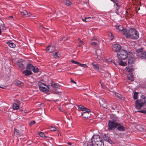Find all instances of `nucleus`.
Instances as JSON below:
<instances>
[{"instance_id":"f257e3e1","label":"nucleus","mask_w":146,"mask_h":146,"mask_svg":"<svg viewBox=\"0 0 146 146\" xmlns=\"http://www.w3.org/2000/svg\"><path fill=\"white\" fill-rule=\"evenodd\" d=\"M123 31V35L127 38L137 39L139 37L138 32L134 29H130L128 31L125 29Z\"/></svg>"},{"instance_id":"f03ea898","label":"nucleus","mask_w":146,"mask_h":146,"mask_svg":"<svg viewBox=\"0 0 146 146\" xmlns=\"http://www.w3.org/2000/svg\"><path fill=\"white\" fill-rule=\"evenodd\" d=\"M135 108L140 110L142 107L146 109V97L142 95L140 99L137 100L135 102Z\"/></svg>"},{"instance_id":"7ed1b4c3","label":"nucleus","mask_w":146,"mask_h":146,"mask_svg":"<svg viewBox=\"0 0 146 146\" xmlns=\"http://www.w3.org/2000/svg\"><path fill=\"white\" fill-rule=\"evenodd\" d=\"M100 138L98 137L99 141H98L97 137H91L90 141L87 143V146H104V143L100 140Z\"/></svg>"},{"instance_id":"20e7f679","label":"nucleus","mask_w":146,"mask_h":146,"mask_svg":"<svg viewBox=\"0 0 146 146\" xmlns=\"http://www.w3.org/2000/svg\"><path fill=\"white\" fill-rule=\"evenodd\" d=\"M78 107L82 111H84L82 114V115L83 117L84 118H88L90 117V111L89 109L81 105H79Z\"/></svg>"},{"instance_id":"39448f33","label":"nucleus","mask_w":146,"mask_h":146,"mask_svg":"<svg viewBox=\"0 0 146 146\" xmlns=\"http://www.w3.org/2000/svg\"><path fill=\"white\" fill-rule=\"evenodd\" d=\"M128 56L127 51L122 49L119 51L117 54V57L119 60H124L127 58Z\"/></svg>"},{"instance_id":"423d86ee","label":"nucleus","mask_w":146,"mask_h":146,"mask_svg":"<svg viewBox=\"0 0 146 146\" xmlns=\"http://www.w3.org/2000/svg\"><path fill=\"white\" fill-rule=\"evenodd\" d=\"M136 52L138 54L139 58L141 59H146V52L144 51L143 48L137 49Z\"/></svg>"},{"instance_id":"0eeeda50","label":"nucleus","mask_w":146,"mask_h":146,"mask_svg":"<svg viewBox=\"0 0 146 146\" xmlns=\"http://www.w3.org/2000/svg\"><path fill=\"white\" fill-rule=\"evenodd\" d=\"M119 125V123L117 122L109 120L108 124V129L111 130H114Z\"/></svg>"},{"instance_id":"6e6552de","label":"nucleus","mask_w":146,"mask_h":146,"mask_svg":"<svg viewBox=\"0 0 146 146\" xmlns=\"http://www.w3.org/2000/svg\"><path fill=\"white\" fill-rule=\"evenodd\" d=\"M38 85L39 86V89L41 91L45 93H47L49 91V90L46 88L44 86H46L48 89H49V87L44 83L39 82Z\"/></svg>"},{"instance_id":"1a4fd4ad","label":"nucleus","mask_w":146,"mask_h":146,"mask_svg":"<svg viewBox=\"0 0 146 146\" xmlns=\"http://www.w3.org/2000/svg\"><path fill=\"white\" fill-rule=\"evenodd\" d=\"M121 46L119 44H115L111 46V49L112 50L115 52H119L122 49Z\"/></svg>"},{"instance_id":"9d476101","label":"nucleus","mask_w":146,"mask_h":146,"mask_svg":"<svg viewBox=\"0 0 146 146\" xmlns=\"http://www.w3.org/2000/svg\"><path fill=\"white\" fill-rule=\"evenodd\" d=\"M99 103L103 108H105L107 105V103L104 98H100L99 100Z\"/></svg>"},{"instance_id":"9b49d317","label":"nucleus","mask_w":146,"mask_h":146,"mask_svg":"<svg viewBox=\"0 0 146 146\" xmlns=\"http://www.w3.org/2000/svg\"><path fill=\"white\" fill-rule=\"evenodd\" d=\"M55 50V47L54 46H51L50 45L48 46L46 49V51L49 53L54 52Z\"/></svg>"},{"instance_id":"f8f14e48","label":"nucleus","mask_w":146,"mask_h":146,"mask_svg":"<svg viewBox=\"0 0 146 146\" xmlns=\"http://www.w3.org/2000/svg\"><path fill=\"white\" fill-rule=\"evenodd\" d=\"M115 27L117 31H119L123 35V31L125 29H124L121 25H116L115 26Z\"/></svg>"},{"instance_id":"ddd939ff","label":"nucleus","mask_w":146,"mask_h":146,"mask_svg":"<svg viewBox=\"0 0 146 146\" xmlns=\"http://www.w3.org/2000/svg\"><path fill=\"white\" fill-rule=\"evenodd\" d=\"M21 15L24 17H30L31 15L30 13H28L25 10H23L21 11Z\"/></svg>"},{"instance_id":"4468645a","label":"nucleus","mask_w":146,"mask_h":146,"mask_svg":"<svg viewBox=\"0 0 146 146\" xmlns=\"http://www.w3.org/2000/svg\"><path fill=\"white\" fill-rule=\"evenodd\" d=\"M51 84L52 87L56 91L58 89H59L60 88V85L54 83L53 82H51Z\"/></svg>"},{"instance_id":"2eb2a0df","label":"nucleus","mask_w":146,"mask_h":146,"mask_svg":"<svg viewBox=\"0 0 146 146\" xmlns=\"http://www.w3.org/2000/svg\"><path fill=\"white\" fill-rule=\"evenodd\" d=\"M25 62L23 60L19 61L17 62V64L18 66L21 69H23L25 68V65L24 63Z\"/></svg>"},{"instance_id":"dca6fc26","label":"nucleus","mask_w":146,"mask_h":146,"mask_svg":"<svg viewBox=\"0 0 146 146\" xmlns=\"http://www.w3.org/2000/svg\"><path fill=\"white\" fill-rule=\"evenodd\" d=\"M119 124L117 127V129L120 131H125L126 128L123 125H122L121 123H119Z\"/></svg>"},{"instance_id":"f3484780","label":"nucleus","mask_w":146,"mask_h":146,"mask_svg":"<svg viewBox=\"0 0 146 146\" xmlns=\"http://www.w3.org/2000/svg\"><path fill=\"white\" fill-rule=\"evenodd\" d=\"M135 58H134L131 57L129 58L128 60V64L129 66H132L134 64Z\"/></svg>"},{"instance_id":"a211bd4d","label":"nucleus","mask_w":146,"mask_h":146,"mask_svg":"<svg viewBox=\"0 0 146 146\" xmlns=\"http://www.w3.org/2000/svg\"><path fill=\"white\" fill-rule=\"evenodd\" d=\"M6 43L11 48H15L16 47L15 44L11 40L7 42Z\"/></svg>"},{"instance_id":"6ab92c4d","label":"nucleus","mask_w":146,"mask_h":146,"mask_svg":"<svg viewBox=\"0 0 146 146\" xmlns=\"http://www.w3.org/2000/svg\"><path fill=\"white\" fill-rule=\"evenodd\" d=\"M23 73L26 76H28L32 74V72L31 71H29L27 69L26 70L23 71Z\"/></svg>"},{"instance_id":"aec40b11","label":"nucleus","mask_w":146,"mask_h":146,"mask_svg":"<svg viewBox=\"0 0 146 146\" xmlns=\"http://www.w3.org/2000/svg\"><path fill=\"white\" fill-rule=\"evenodd\" d=\"M92 65H93L94 68L95 70H99L100 67L98 65V64L95 62H93L92 63Z\"/></svg>"},{"instance_id":"412c9836","label":"nucleus","mask_w":146,"mask_h":146,"mask_svg":"<svg viewBox=\"0 0 146 146\" xmlns=\"http://www.w3.org/2000/svg\"><path fill=\"white\" fill-rule=\"evenodd\" d=\"M34 66H33L32 64H30V63H28L26 67V69L29 71H31L32 70H33V68L34 67Z\"/></svg>"},{"instance_id":"4be33fe9","label":"nucleus","mask_w":146,"mask_h":146,"mask_svg":"<svg viewBox=\"0 0 146 146\" xmlns=\"http://www.w3.org/2000/svg\"><path fill=\"white\" fill-rule=\"evenodd\" d=\"M105 141H106L112 144L113 143V142L111 139L110 137H103Z\"/></svg>"},{"instance_id":"5701e85b","label":"nucleus","mask_w":146,"mask_h":146,"mask_svg":"<svg viewBox=\"0 0 146 146\" xmlns=\"http://www.w3.org/2000/svg\"><path fill=\"white\" fill-rule=\"evenodd\" d=\"M63 3L64 5L68 6H69L72 4V3L68 0H64Z\"/></svg>"},{"instance_id":"b1692460","label":"nucleus","mask_w":146,"mask_h":146,"mask_svg":"<svg viewBox=\"0 0 146 146\" xmlns=\"http://www.w3.org/2000/svg\"><path fill=\"white\" fill-rule=\"evenodd\" d=\"M119 5H118V7H117L116 8V10H115V11H116L115 12V13L118 15H120L121 14V10H119Z\"/></svg>"},{"instance_id":"393cba45","label":"nucleus","mask_w":146,"mask_h":146,"mask_svg":"<svg viewBox=\"0 0 146 146\" xmlns=\"http://www.w3.org/2000/svg\"><path fill=\"white\" fill-rule=\"evenodd\" d=\"M14 84L16 86H19L20 85L23 84L21 82V81L18 80H16L14 83Z\"/></svg>"},{"instance_id":"a878e982","label":"nucleus","mask_w":146,"mask_h":146,"mask_svg":"<svg viewBox=\"0 0 146 146\" xmlns=\"http://www.w3.org/2000/svg\"><path fill=\"white\" fill-rule=\"evenodd\" d=\"M53 56L55 58H58L60 57V54L58 52H55L53 54Z\"/></svg>"},{"instance_id":"bb28decb","label":"nucleus","mask_w":146,"mask_h":146,"mask_svg":"<svg viewBox=\"0 0 146 146\" xmlns=\"http://www.w3.org/2000/svg\"><path fill=\"white\" fill-rule=\"evenodd\" d=\"M19 108V106L16 103L13 104V108L14 110H16L18 109Z\"/></svg>"},{"instance_id":"cd10ccee","label":"nucleus","mask_w":146,"mask_h":146,"mask_svg":"<svg viewBox=\"0 0 146 146\" xmlns=\"http://www.w3.org/2000/svg\"><path fill=\"white\" fill-rule=\"evenodd\" d=\"M32 70L34 73H37L39 71V69L37 67L34 66Z\"/></svg>"},{"instance_id":"c85d7f7f","label":"nucleus","mask_w":146,"mask_h":146,"mask_svg":"<svg viewBox=\"0 0 146 146\" xmlns=\"http://www.w3.org/2000/svg\"><path fill=\"white\" fill-rule=\"evenodd\" d=\"M14 134L17 135L18 136H21L20 135L19 130L16 128L14 129Z\"/></svg>"},{"instance_id":"c756f323","label":"nucleus","mask_w":146,"mask_h":146,"mask_svg":"<svg viewBox=\"0 0 146 146\" xmlns=\"http://www.w3.org/2000/svg\"><path fill=\"white\" fill-rule=\"evenodd\" d=\"M138 95V92H135L134 93L133 96V98L134 100H136L137 98V96Z\"/></svg>"},{"instance_id":"7c9ffc66","label":"nucleus","mask_w":146,"mask_h":146,"mask_svg":"<svg viewBox=\"0 0 146 146\" xmlns=\"http://www.w3.org/2000/svg\"><path fill=\"white\" fill-rule=\"evenodd\" d=\"M128 79L131 81H133V76L131 74L129 75V76H128Z\"/></svg>"},{"instance_id":"2f4dec72","label":"nucleus","mask_w":146,"mask_h":146,"mask_svg":"<svg viewBox=\"0 0 146 146\" xmlns=\"http://www.w3.org/2000/svg\"><path fill=\"white\" fill-rule=\"evenodd\" d=\"M38 134L40 137H47L45 135L44 132H41L38 133Z\"/></svg>"},{"instance_id":"473e14b6","label":"nucleus","mask_w":146,"mask_h":146,"mask_svg":"<svg viewBox=\"0 0 146 146\" xmlns=\"http://www.w3.org/2000/svg\"><path fill=\"white\" fill-rule=\"evenodd\" d=\"M119 64L120 65L122 66H125L126 65V63L122 61H120L119 62Z\"/></svg>"},{"instance_id":"72a5a7b5","label":"nucleus","mask_w":146,"mask_h":146,"mask_svg":"<svg viewBox=\"0 0 146 146\" xmlns=\"http://www.w3.org/2000/svg\"><path fill=\"white\" fill-rule=\"evenodd\" d=\"M137 112L142 113H145L146 114V110H140V111H135V113H137Z\"/></svg>"},{"instance_id":"f704fd0d","label":"nucleus","mask_w":146,"mask_h":146,"mask_svg":"<svg viewBox=\"0 0 146 146\" xmlns=\"http://www.w3.org/2000/svg\"><path fill=\"white\" fill-rule=\"evenodd\" d=\"M115 96L117 98H120L121 97V95L118 93H115Z\"/></svg>"},{"instance_id":"c9c22d12","label":"nucleus","mask_w":146,"mask_h":146,"mask_svg":"<svg viewBox=\"0 0 146 146\" xmlns=\"http://www.w3.org/2000/svg\"><path fill=\"white\" fill-rule=\"evenodd\" d=\"M81 67H87L88 66L86 65L85 64H81L79 63V64H78Z\"/></svg>"},{"instance_id":"e433bc0d","label":"nucleus","mask_w":146,"mask_h":146,"mask_svg":"<svg viewBox=\"0 0 146 146\" xmlns=\"http://www.w3.org/2000/svg\"><path fill=\"white\" fill-rule=\"evenodd\" d=\"M112 121H113L114 122H116L118 121V119L117 117H114V118L112 119Z\"/></svg>"},{"instance_id":"4c0bfd02","label":"nucleus","mask_w":146,"mask_h":146,"mask_svg":"<svg viewBox=\"0 0 146 146\" xmlns=\"http://www.w3.org/2000/svg\"><path fill=\"white\" fill-rule=\"evenodd\" d=\"M85 139L84 140L85 142H87L88 141L90 142L91 140V139L90 137H85Z\"/></svg>"},{"instance_id":"58836bf2","label":"nucleus","mask_w":146,"mask_h":146,"mask_svg":"<svg viewBox=\"0 0 146 146\" xmlns=\"http://www.w3.org/2000/svg\"><path fill=\"white\" fill-rule=\"evenodd\" d=\"M50 128L51 129L50 130L52 131H56L57 130V129L54 127H51Z\"/></svg>"},{"instance_id":"ea45409f","label":"nucleus","mask_w":146,"mask_h":146,"mask_svg":"<svg viewBox=\"0 0 146 146\" xmlns=\"http://www.w3.org/2000/svg\"><path fill=\"white\" fill-rule=\"evenodd\" d=\"M71 62L73 63L78 64H79V62L76 61H75L74 60H72L71 61Z\"/></svg>"},{"instance_id":"a19ab883","label":"nucleus","mask_w":146,"mask_h":146,"mask_svg":"<svg viewBox=\"0 0 146 146\" xmlns=\"http://www.w3.org/2000/svg\"><path fill=\"white\" fill-rule=\"evenodd\" d=\"M126 70L128 72H131L132 70V69L131 68H129V67H126Z\"/></svg>"},{"instance_id":"79ce46f5","label":"nucleus","mask_w":146,"mask_h":146,"mask_svg":"<svg viewBox=\"0 0 146 146\" xmlns=\"http://www.w3.org/2000/svg\"><path fill=\"white\" fill-rule=\"evenodd\" d=\"M35 122L34 121H33L30 123L29 124L30 126H32L35 124Z\"/></svg>"},{"instance_id":"37998d69","label":"nucleus","mask_w":146,"mask_h":146,"mask_svg":"<svg viewBox=\"0 0 146 146\" xmlns=\"http://www.w3.org/2000/svg\"><path fill=\"white\" fill-rule=\"evenodd\" d=\"M86 19H87V18L86 17L84 19L82 18V20L83 21H84L85 22H87V21H86Z\"/></svg>"},{"instance_id":"c03bdc74","label":"nucleus","mask_w":146,"mask_h":146,"mask_svg":"<svg viewBox=\"0 0 146 146\" xmlns=\"http://www.w3.org/2000/svg\"><path fill=\"white\" fill-rule=\"evenodd\" d=\"M79 42L80 43H82L83 44H84V42L80 39H78Z\"/></svg>"},{"instance_id":"a18cd8bd","label":"nucleus","mask_w":146,"mask_h":146,"mask_svg":"<svg viewBox=\"0 0 146 146\" xmlns=\"http://www.w3.org/2000/svg\"><path fill=\"white\" fill-rule=\"evenodd\" d=\"M91 44L92 45L95 46V45H96L97 43L96 42H92L91 43Z\"/></svg>"},{"instance_id":"49530a36","label":"nucleus","mask_w":146,"mask_h":146,"mask_svg":"<svg viewBox=\"0 0 146 146\" xmlns=\"http://www.w3.org/2000/svg\"><path fill=\"white\" fill-rule=\"evenodd\" d=\"M57 133H58V136H61V134L60 133V132L58 131H57Z\"/></svg>"},{"instance_id":"de8ad7c7","label":"nucleus","mask_w":146,"mask_h":146,"mask_svg":"<svg viewBox=\"0 0 146 146\" xmlns=\"http://www.w3.org/2000/svg\"><path fill=\"white\" fill-rule=\"evenodd\" d=\"M38 16V15L37 14L35 16H32V17H34V18H35L36 17H37Z\"/></svg>"},{"instance_id":"09e8293b","label":"nucleus","mask_w":146,"mask_h":146,"mask_svg":"<svg viewBox=\"0 0 146 146\" xmlns=\"http://www.w3.org/2000/svg\"><path fill=\"white\" fill-rule=\"evenodd\" d=\"M115 108H116V106H114V107H111L112 109L113 110H115Z\"/></svg>"},{"instance_id":"8fccbe9b","label":"nucleus","mask_w":146,"mask_h":146,"mask_svg":"<svg viewBox=\"0 0 146 146\" xmlns=\"http://www.w3.org/2000/svg\"><path fill=\"white\" fill-rule=\"evenodd\" d=\"M71 82L73 83H74L75 84H76V83L73 80H72V79H71Z\"/></svg>"},{"instance_id":"3c124183","label":"nucleus","mask_w":146,"mask_h":146,"mask_svg":"<svg viewBox=\"0 0 146 146\" xmlns=\"http://www.w3.org/2000/svg\"><path fill=\"white\" fill-rule=\"evenodd\" d=\"M40 28H43V26H42V25L41 24H40Z\"/></svg>"},{"instance_id":"603ef678","label":"nucleus","mask_w":146,"mask_h":146,"mask_svg":"<svg viewBox=\"0 0 146 146\" xmlns=\"http://www.w3.org/2000/svg\"><path fill=\"white\" fill-rule=\"evenodd\" d=\"M107 75H108V76H110V74L109 73H107L105 74V77H106V76Z\"/></svg>"},{"instance_id":"864d4df0","label":"nucleus","mask_w":146,"mask_h":146,"mask_svg":"<svg viewBox=\"0 0 146 146\" xmlns=\"http://www.w3.org/2000/svg\"><path fill=\"white\" fill-rule=\"evenodd\" d=\"M68 145H72V143L70 142H68Z\"/></svg>"},{"instance_id":"5fc2aeb1","label":"nucleus","mask_w":146,"mask_h":146,"mask_svg":"<svg viewBox=\"0 0 146 146\" xmlns=\"http://www.w3.org/2000/svg\"><path fill=\"white\" fill-rule=\"evenodd\" d=\"M83 45L82 43H81V44H80L79 45H78V46H82V45Z\"/></svg>"},{"instance_id":"6e6d98bb","label":"nucleus","mask_w":146,"mask_h":146,"mask_svg":"<svg viewBox=\"0 0 146 146\" xmlns=\"http://www.w3.org/2000/svg\"><path fill=\"white\" fill-rule=\"evenodd\" d=\"M100 57L98 56V58L99 60H100Z\"/></svg>"},{"instance_id":"4d7b16f0","label":"nucleus","mask_w":146,"mask_h":146,"mask_svg":"<svg viewBox=\"0 0 146 146\" xmlns=\"http://www.w3.org/2000/svg\"><path fill=\"white\" fill-rule=\"evenodd\" d=\"M1 30L0 29V35H1Z\"/></svg>"},{"instance_id":"13d9d810","label":"nucleus","mask_w":146,"mask_h":146,"mask_svg":"<svg viewBox=\"0 0 146 146\" xmlns=\"http://www.w3.org/2000/svg\"><path fill=\"white\" fill-rule=\"evenodd\" d=\"M9 17L10 18V17H13V16H10Z\"/></svg>"},{"instance_id":"bf43d9fd","label":"nucleus","mask_w":146,"mask_h":146,"mask_svg":"<svg viewBox=\"0 0 146 146\" xmlns=\"http://www.w3.org/2000/svg\"><path fill=\"white\" fill-rule=\"evenodd\" d=\"M104 136H105V137H106V135H104Z\"/></svg>"},{"instance_id":"052dcab7","label":"nucleus","mask_w":146,"mask_h":146,"mask_svg":"<svg viewBox=\"0 0 146 146\" xmlns=\"http://www.w3.org/2000/svg\"><path fill=\"white\" fill-rule=\"evenodd\" d=\"M59 93V92H56V93Z\"/></svg>"},{"instance_id":"680f3d73","label":"nucleus","mask_w":146,"mask_h":146,"mask_svg":"<svg viewBox=\"0 0 146 146\" xmlns=\"http://www.w3.org/2000/svg\"><path fill=\"white\" fill-rule=\"evenodd\" d=\"M90 18V17H87V18Z\"/></svg>"},{"instance_id":"e2e57ef3","label":"nucleus","mask_w":146,"mask_h":146,"mask_svg":"<svg viewBox=\"0 0 146 146\" xmlns=\"http://www.w3.org/2000/svg\"><path fill=\"white\" fill-rule=\"evenodd\" d=\"M22 137H21V138H20V139H22Z\"/></svg>"},{"instance_id":"0e129e2a","label":"nucleus","mask_w":146,"mask_h":146,"mask_svg":"<svg viewBox=\"0 0 146 146\" xmlns=\"http://www.w3.org/2000/svg\"><path fill=\"white\" fill-rule=\"evenodd\" d=\"M94 135H93L92 136V137H94Z\"/></svg>"},{"instance_id":"69168bd1","label":"nucleus","mask_w":146,"mask_h":146,"mask_svg":"<svg viewBox=\"0 0 146 146\" xmlns=\"http://www.w3.org/2000/svg\"><path fill=\"white\" fill-rule=\"evenodd\" d=\"M46 29L48 30V29Z\"/></svg>"}]
</instances>
